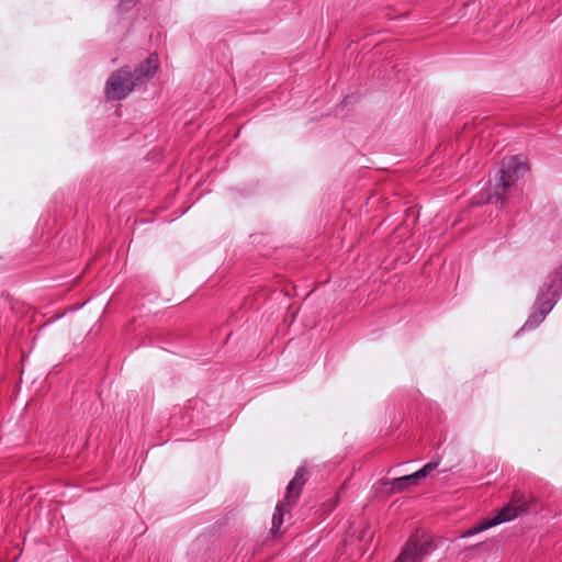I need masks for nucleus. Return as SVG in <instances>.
Returning <instances> with one entry per match:
<instances>
[{
	"label": "nucleus",
	"mask_w": 562,
	"mask_h": 562,
	"mask_svg": "<svg viewBox=\"0 0 562 562\" xmlns=\"http://www.w3.org/2000/svg\"><path fill=\"white\" fill-rule=\"evenodd\" d=\"M492 528L488 519H484L481 524H479L477 526L473 527V528H470L468 529L467 531H464L462 535H461V538H469V537H472L479 532H482L484 530H487Z\"/></svg>",
	"instance_id": "10"
},
{
	"label": "nucleus",
	"mask_w": 562,
	"mask_h": 562,
	"mask_svg": "<svg viewBox=\"0 0 562 562\" xmlns=\"http://www.w3.org/2000/svg\"><path fill=\"white\" fill-rule=\"evenodd\" d=\"M527 169V164L521 158L509 157L504 159L499 171V181L496 184V194L502 195Z\"/></svg>",
	"instance_id": "3"
},
{
	"label": "nucleus",
	"mask_w": 562,
	"mask_h": 562,
	"mask_svg": "<svg viewBox=\"0 0 562 562\" xmlns=\"http://www.w3.org/2000/svg\"><path fill=\"white\" fill-rule=\"evenodd\" d=\"M528 503L524 497H514L506 506L494 513L493 516L488 517V521L492 527L501 525L506 521H510L518 517L520 514L527 510Z\"/></svg>",
	"instance_id": "4"
},
{
	"label": "nucleus",
	"mask_w": 562,
	"mask_h": 562,
	"mask_svg": "<svg viewBox=\"0 0 562 562\" xmlns=\"http://www.w3.org/2000/svg\"><path fill=\"white\" fill-rule=\"evenodd\" d=\"M158 69V58L154 55L149 56L136 70V82L151 78Z\"/></svg>",
	"instance_id": "9"
},
{
	"label": "nucleus",
	"mask_w": 562,
	"mask_h": 562,
	"mask_svg": "<svg viewBox=\"0 0 562 562\" xmlns=\"http://www.w3.org/2000/svg\"><path fill=\"white\" fill-rule=\"evenodd\" d=\"M557 279H558V277L553 276L552 282L548 285L547 293L541 292L539 294L537 302H536L537 312H535L532 315H530L528 321L525 323L522 329L533 328L535 326L540 324L544 319L546 315L552 310L553 301H552V297H549V293L557 286L555 285Z\"/></svg>",
	"instance_id": "5"
},
{
	"label": "nucleus",
	"mask_w": 562,
	"mask_h": 562,
	"mask_svg": "<svg viewBox=\"0 0 562 562\" xmlns=\"http://www.w3.org/2000/svg\"><path fill=\"white\" fill-rule=\"evenodd\" d=\"M423 548L424 547L419 540L412 538L406 542L402 552L394 562H420Z\"/></svg>",
	"instance_id": "8"
},
{
	"label": "nucleus",
	"mask_w": 562,
	"mask_h": 562,
	"mask_svg": "<svg viewBox=\"0 0 562 562\" xmlns=\"http://www.w3.org/2000/svg\"><path fill=\"white\" fill-rule=\"evenodd\" d=\"M306 474V470L304 468H299L294 477L290 481L286 487V494L284 499L277 504L276 512L272 517V528L271 533L277 536L279 533L280 527L283 524V516L285 513L290 510V508L296 503L302 486L304 485V476Z\"/></svg>",
	"instance_id": "1"
},
{
	"label": "nucleus",
	"mask_w": 562,
	"mask_h": 562,
	"mask_svg": "<svg viewBox=\"0 0 562 562\" xmlns=\"http://www.w3.org/2000/svg\"><path fill=\"white\" fill-rule=\"evenodd\" d=\"M440 464L439 458H434L430 462L425 464L420 470L415 473L404 475L401 477L393 479L390 482L391 490L393 492L404 491L406 487L417 484L420 479L426 477Z\"/></svg>",
	"instance_id": "6"
},
{
	"label": "nucleus",
	"mask_w": 562,
	"mask_h": 562,
	"mask_svg": "<svg viewBox=\"0 0 562 562\" xmlns=\"http://www.w3.org/2000/svg\"><path fill=\"white\" fill-rule=\"evenodd\" d=\"M373 537V531L369 522L364 519H360L353 522L347 531L346 542L352 543L353 540H358L361 544H367Z\"/></svg>",
	"instance_id": "7"
},
{
	"label": "nucleus",
	"mask_w": 562,
	"mask_h": 562,
	"mask_svg": "<svg viewBox=\"0 0 562 562\" xmlns=\"http://www.w3.org/2000/svg\"><path fill=\"white\" fill-rule=\"evenodd\" d=\"M136 81L131 71L123 67L110 76L104 92L108 99L122 100L134 89Z\"/></svg>",
	"instance_id": "2"
}]
</instances>
